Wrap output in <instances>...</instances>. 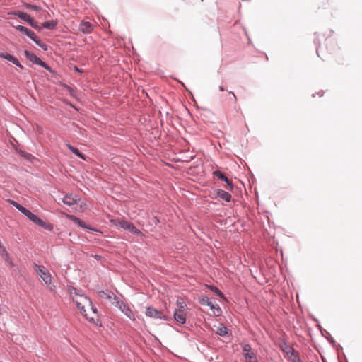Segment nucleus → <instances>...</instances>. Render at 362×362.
Instances as JSON below:
<instances>
[{"mask_svg":"<svg viewBox=\"0 0 362 362\" xmlns=\"http://www.w3.org/2000/svg\"><path fill=\"white\" fill-rule=\"evenodd\" d=\"M68 290L73 302L80 313L89 321L95 322L98 320V315L90 300L75 288L69 287Z\"/></svg>","mask_w":362,"mask_h":362,"instance_id":"1","label":"nucleus"},{"mask_svg":"<svg viewBox=\"0 0 362 362\" xmlns=\"http://www.w3.org/2000/svg\"><path fill=\"white\" fill-rule=\"evenodd\" d=\"M7 202L13 206H15L18 211H20L25 216H26L33 223L49 230H52V226L50 223H45V221L41 220L38 216L33 214L31 211L25 209L24 206H21L18 202L11 199H8Z\"/></svg>","mask_w":362,"mask_h":362,"instance_id":"2","label":"nucleus"},{"mask_svg":"<svg viewBox=\"0 0 362 362\" xmlns=\"http://www.w3.org/2000/svg\"><path fill=\"white\" fill-rule=\"evenodd\" d=\"M34 269L37 275L42 279L45 284L49 286L51 291L54 290L51 286L52 277L47 268L42 265L35 264Z\"/></svg>","mask_w":362,"mask_h":362,"instance_id":"3","label":"nucleus"},{"mask_svg":"<svg viewBox=\"0 0 362 362\" xmlns=\"http://www.w3.org/2000/svg\"><path fill=\"white\" fill-rule=\"evenodd\" d=\"M112 304L116 307L119 308V310L130 320H135V317L134 313L130 309L129 306L124 303L123 301H120L117 296H114V301H112Z\"/></svg>","mask_w":362,"mask_h":362,"instance_id":"4","label":"nucleus"},{"mask_svg":"<svg viewBox=\"0 0 362 362\" xmlns=\"http://www.w3.org/2000/svg\"><path fill=\"white\" fill-rule=\"evenodd\" d=\"M24 54L26 58L31 62L38 64L42 67H44L47 70L52 71L51 68L46 63H45L40 58H38L34 53L30 52L28 50H25Z\"/></svg>","mask_w":362,"mask_h":362,"instance_id":"5","label":"nucleus"},{"mask_svg":"<svg viewBox=\"0 0 362 362\" xmlns=\"http://www.w3.org/2000/svg\"><path fill=\"white\" fill-rule=\"evenodd\" d=\"M145 314L146 316H148L149 317L165 320H168V317L165 316V315L162 311H160L153 307H147L146 309Z\"/></svg>","mask_w":362,"mask_h":362,"instance_id":"6","label":"nucleus"},{"mask_svg":"<svg viewBox=\"0 0 362 362\" xmlns=\"http://www.w3.org/2000/svg\"><path fill=\"white\" fill-rule=\"evenodd\" d=\"M199 303L204 306H209L213 310L214 314L218 315L221 313V310L218 307L214 305L207 296H200L199 298Z\"/></svg>","mask_w":362,"mask_h":362,"instance_id":"7","label":"nucleus"},{"mask_svg":"<svg viewBox=\"0 0 362 362\" xmlns=\"http://www.w3.org/2000/svg\"><path fill=\"white\" fill-rule=\"evenodd\" d=\"M243 353L245 356L246 362H257L256 356L251 351L250 346L245 344L243 348Z\"/></svg>","mask_w":362,"mask_h":362,"instance_id":"8","label":"nucleus"},{"mask_svg":"<svg viewBox=\"0 0 362 362\" xmlns=\"http://www.w3.org/2000/svg\"><path fill=\"white\" fill-rule=\"evenodd\" d=\"M187 309L176 308L174 312L175 320L180 323L185 324L186 322V311Z\"/></svg>","mask_w":362,"mask_h":362,"instance_id":"9","label":"nucleus"},{"mask_svg":"<svg viewBox=\"0 0 362 362\" xmlns=\"http://www.w3.org/2000/svg\"><path fill=\"white\" fill-rule=\"evenodd\" d=\"M0 57L13 63L14 64H16L17 66L20 67L21 69H23V66L19 62L18 59L8 53L0 52Z\"/></svg>","mask_w":362,"mask_h":362,"instance_id":"10","label":"nucleus"},{"mask_svg":"<svg viewBox=\"0 0 362 362\" xmlns=\"http://www.w3.org/2000/svg\"><path fill=\"white\" fill-rule=\"evenodd\" d=\"M0 57L13 63L14 64H16L17 66L20 67L21 69H23V66L19 62L18 59L8 53L0 52Z\"/></svg>","mask_w":362,"mask_h":362,"instance_id":"11","label":"nucleus"},{"mask_svg":"<svg viewBox=\"0 0 362 362\" xmlns=\"http://www.w3.org/2000/svg\"><path fill=\"white\" fill-rule=\"evenodd\" d=\"M111 223L115 226H119L123 229L127 230L129 229V227L132 224V223L124 220V219H112Z\"/></svg>","mask_w":362,"mask_h":362,"instance_id":"12","label":"nucleus"},{"mask_svg":"<svg viewBox=\"0 0 362 362\" xmlns=\"http://www.w3.org/2000/svg\"><path fill=\"white\" fill-rule=\"evenodd\" d=\"M79 29L83 33H90L93 30V25L88 21H83L80 23Z\"/></svg>","mask_w":362,"mask_h":362,"instance_id":"13","label":"nucleus"},{"mask_svg":"<svg viewBox=\"0 0 362 362\" xmlns=\"http://www.w3.org/2000/svg\"><path fill=\"white\" fill-rule=\"evenodd\" d=\"M80 199L73 194H66L62 199L64 204L68 206H73L76 204Z\"/></svg>","mask_w":362,"mask_h":362,"instance_id":"14","label":"nucleus"},{"mask_svg":"<svg viewBox=\"0 0 362 362\" xmlns=\"http://www.w3.org/2000/svg\"><path fill=\"white\" fill-rule=\"evenodd\" d=\"M318 331L320 332L322 336L325 337L331 344H335V341L332 338L330 333L328 332L325 329H323L319 323H318Z\"/></svg>","mask_w":362,"mask_h":362,"instance_id":"15","label":"nucleus"},{"mask_svg":"<svg viewBox=\"0 0 362 362\" xmlns=\"http://www.w3.org/2000/svg\"><path fill=\"white\" fill-rule=\"evenodd\" d=\"M15 28H16V29H17L20 32H21V33H24L25 35H26L30 39L34 37L35 33L33 32L31 30L27 28L26 27H24L23 25H18L16 26Z\"/></svg>","mask_w":362,"mask_h":362,"instance_id":"16","label":"nucleus"},{"mask_svg":"<svg viewBox=\"0 0 362 362\" xmlns=\"http://www.w3.org/2000/svg\"><path fill=\"white\" fill-rule=\"evenodd\" d=\"M98 296L102 299H107L110 301H114V295L111 292H106L104 291H101L98 292Z\"/></svg>","mask_w":362,"mask_h":362,"instance_id":"17","label":"nucleus"},{"mask_svg":"<svg viewBox=\"0 0 362 362\" xmlns=\"http://www.w3.org/2000/svg\"><path fill=\"white\" fill-rule=\"evenodd\" d=\"M217 195L218 197L226 202H229L231 199V195L228 192L222 189H218L217 191Z\"/></svg>","mask_w":362,"mask_h":362,"instance_id":"18","label":"nucleus"},{"mask_svg":"<svg viewBox=\"0 0 362 362\" xmlns=\"http://www.w3.org/2000/svg\"><path fill=\"white\" fill-rule=\"evenodd\" d=\"M69 219L73 221L75 223L78 224L80 227L84 228H89L88 226H86V223L83 221L82 220L79 219L78 218L74 216H69Z\"/></svg>","mask_w":362,"mask_h":362,"instance_id":"19","label":"nucleus"},{"mask_svg":"<svg viewBox=\"0 0 362 362\" xmlns=\"http://www.w3.org/2000/svg\"><path fill=\"white\" fill-rule=\"evenodd\" d=\"M216 333L220 336H225L228 334V329L223 325L220 324L216 330Z\"/></svg>","mask_w":362,"mask_h":362,"instance_id":"20","label":"nucleus"},{"mask_svg":"<svg viewBox=\"0 0 362 362\" xmlns=\"http://www.w3.org/2000/svg\"><path fill=\"white\" fill-rule=\"evenodd\" d=\"M39 47L42 48L44 50L47 49V45L42 42L40 40L37 38L36 35L35 34L34 37L31 38Z\"/></svg>","mask_w":362,"mask_h":362,"instance_id":"21","label":"nucleus"},{"mask_svg":"<svg viewBox=\"0 0 362 362\" xmlns=\"http://www.w3.org/2000/svg\"><path fill=\"white\" fill-rule=\"evenodd\" d=\"M67 148L71 151L73 152L74 154H76L77 156L83 158V160H85V157L83 154H81L79 151L76 148H74V146H72L70 144H67L66 145Z\"/></svg>","mask_w":362,"mask_h":362,"instance_id":"22","label":"nucleus"},{"mask_svg":"<svg viewBox=\"0 0 362 362\" xmlns=\"http://www.w3.org/2000/svg\"><path fill=\"white\" fill-rule=\"evenodd\" d=\"M17 15L21 19H22L26 22L29 23L30 21H32V18L26 13L18 12L17 13Z\"/></svg>","mask_w":362,"mask_h":362,"instance_id":"23","label":"nucleus"},{"mask_svg":"<svg viewBox=\"0 0 362 362\" xmlns=\"http://www.w3.org/2000/svg\"><path fill=\"white\" fill-rule=\"evenodd\" d=\"M176 305L177 308L187 309L186 303H185L184 300L181 298H177Z\"/></svg>","mask_w":362,"mask_h":362,"instance_id":"24","label":"nucleus"},{"mask_svg":"<svg viewBox=\"0 0 362 362\" xmlns=\"http://www.w3.org/2000/svg\"><path fill=\"white\" fill-rule=\"evenodd\" d=\"M127 230L133 234L144 236V234L138 228H136L133 223L131 225L129 229H128Z\"/></svg>","mask_w":362,"mask_h":362,"instance_id":"25","label":"nucleus"},{"mask_svg":"<svg viewBox=\"0 0 362 362\" xmlns=\"http://www.w3.org/2000/svg\"><path fill=\"white\" fill-rule=\"evenodd\" d=\"M57 23L53 21H46L43 23V27L47 29H54L56 26Z\"/></svg>","mask_w":362,"mask_h":362,"instance_id":"26","label":"nucleus"},{"mask_svg":"<svg viewBox=\"0 0 362 362\" xmlns=\"http://www.w3.org/2000/svg\"><path fill=\"white\" fill-rule=\"evenodd\" d=\"M0 255L6 261L9 260L10 256L5 247H2V250H0Z\"/></svg>","mask_w":362,"mask_h":362,"instance_id":"27","label":"nucleus"},{"mask_svg":"<svg viewBox=\"0 0 362 362\" xmlns=\"http://www.w3.org/2000/svg\"><path fill=\"white\" fill-rule=\"evenodd\" d=\"M283 350L286 354L288 358L291 356H294V351L291 346H286L285 349H284Z\"/></svg>","mask_w":362,"mask_h":362,"instance_id":"28","label":"nucleus"},{"mask_svg":"<svg viewBox=\"0 0 362 362\" xmlns=\"http://www.w3.org/2000/svg\"><path fill=\"white\" fill-rule=\"evenodd\" d=\"M209 288L212 291H214L215 293H216L218 296L222 297V298L223 297V293L221 292V291L218 288H216L214 286H209Z\"/></svg>","mask_w":362,"mask_h":362,"instance_id":"29","label":"nucleus"},{"mask_svg":"<svg viewBox=\"0 0 362 362\" xmlns=\"http://www.w3.org/2000/svg\"><path fill=\"white\" fill-rule=\"evenodd\" d=\"M25 7L27 8V9H31V10H33V11H40V8L39 6H37L35 5H31V4H25Z\"/></svg>","mask_w":362,"mask_h":362,"instance_id":"30","label":"nucleus"},{"mask_svg":"<svg viewBox=\"0 0 362 362\" xmlns=\"http://www.w3.org/2000/svg\"><path fill=\"white\" fill-rule=\"evenodd\" d=\"M214 175L218 177L219 179H221L222 180V179H223L224 177V174L222 173L221 171L219 170H216L213 173Z\"/></svg>","mask_w":362,"mask_h":362,"instance_id":"31","label":"nucleus"},{"mask_svg":"<svg viewBox=\"0 0 362 362\" xmlns=\"http://www.w3.org/2000/svg\"><path fill=\"white\" fill-rule=\"evenodd\" d=\"M223 181L226 182V184L228 185L230 189H233V185L232 182L227 178V177L224 176L223 179H222Z\"/></svg>","mask_w":362,"mask_h":362,"instance_id":"32","label":"nucleus"},{"mask_svg":"<svg viewBox=\"0 0 362 362\" xmlns=\"http://www.w3.org/2000/svg\"><path fill=\"white\" fill-rule=\"evenodd\" d=\"M289 358L292 361V362H301L297 355L294 354V356H289Z\"/></svg>","mask_w":362,"mask_h":362,"instance_id":"33","label":"nucleus"},{"mask_svg":"<svg viewBox=\"0 0 362 362\" xmlns=\"http://www.w3.org/2000/svg\"><path fill=\"white\" fill-rule=\"evenodd\" d=\"M29 23L33 28H37V23L33 18L32 21H30Z\"/></svg>","mask_w":362,"mask_h":362,"instance_id":"34","label":"nucleus"},{"mask_svg":"<svg viewBox=\"0 0 362 362\" xmlns=\"http://www.w3.org/2000/svg\"><path fill=\"white\" fill-rule=\"evenodd\" d=\"M332 346H334V347L337 351H339V350H342V349H343V348H342V346H341L340 344H337L335 343V344H332Z\"/></svg>","mask_w":362,"mask_h":362,"instance_id":"35","label":"nucleus"},{"mask_svg":"<svg viewBox=\"0 0 362 362\" xmlns=\"http://www.w3.org/2000/svg\"><path fill=\"white\" fill-rule=\"evenodd\" d=\"M229 93L232 94L233 97V100H234V103H236L237 102V98H236V95H235V93L232 91H230Z\"/></svg>","mask_w":362,"mask_h":362,"instance_id":"36","label":"nucleus"},{"mask_svg":"<svg viewBox=\"0 0 362 362\" xmlns=\"http://www.w3.org/2000/svg\"><path fill=\"white\" fill-rule=\"evenodd\" d=\"M7 262L9 263V264H10L11 266H12V267H13V266H14V264H13V262H12V260L11 259V258H10V257H9V260H8V261H7Z\"/></svg>","mask_w":362,"mask_h":362,"instance_id":"37","label":"nucleus"},{"mask_svg":"<svg viewBox=\"0 0 362 362\" xmlns=\"http://www.w3.org/2000/svg\"><path fill=\"white\" fill-rule=\"evenodd\" d=\"M317 95H318V97L322 96L323 95L322 91H318Z\"/></svg>","mask_w":362,"mask_h":362,"instance_id":"38","label":"nucleus"},{"mask_svg":"<svg viewBox=\"0 0 362 362\" xmlns=\"http://www.w3.org/2000/svg\"><path fill=\"white\" fill-rule=\"evenodd\" d=\"M4 313V308H2L1 305H0V315L3 314Z\"/></svg>","mask_w":362,"mask_h":362,"instance_id":"39","label":"nucleus"},{"mask_svg":"<svg viewBox=\"0 0 362 362\" xmlns=\"http://www.w3.org/2000/svg\"><path fill=\"white\" fill-rule=\"evenodd\" d=\"M219 89H220L221 91H224L225 90V89L223 88V86H220Z\"/></svg>","mask_w":362,"mask_h":362,"instance_id":"40","label":"nucleus"}]
</instances>
